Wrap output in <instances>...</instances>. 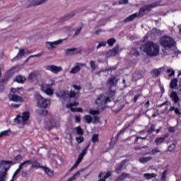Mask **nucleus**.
Masks as SVG:
<instances>
[{
	"mask_svg": "<svg viewBox=\"0 0 181 181\" xmlns=\"http://www.w3.org/2000/svg\"><path fill=\"white\" fill-rule=\"evenodd\" d=\"M140 50L146 53L147 56H150V57H155L159 54V45L149 42L141 45Z\"/></svg>",
	"mask_w": 181,
	"mask_h": 181,
	"instance_id": "nucleus-1",
	"label": "nucleus"
},
{
	"mask_svg": "<svg viewBox=\"0 0 181 181\" xmlns=\"http://www.w3.org/2000/svg\"><path fill=\"white\" fill-rule=\"evenodd\" d=\"M160 2L162 1H157L151 4L146 5L144 7L141 8L139 11V16H144L146 12H151L153 8H156V6H160Z\"/></svg>",
	"mask_w": 181,
	"mask_h": 181,
	"instance_id": "nucleus-2",
	"label": "nucleus"
},
{
	"mask_svg": "<svg viewBox=\"0 0 181 181\" xmlns=\"http://www.w3.org/2000/svg\"><path fill=\"white\" fill-rule=\"evenodd\" d=\"M160 44L165 49H172V47H175V42L172 37L165 36L160 40Z\"/></svg>",
	"mask_w": 181,
	"mask_h": 181,
	"instance_id": "nucleus-3",
	"label": "nucleus"
},
{
	"mask_svg": "<svg viewBox=\"0 0 181 181\" xmlns=\"http://www.w3.org/2000/svg\"><path fill=\"white\" fill-rule=\"evenodd\" d=\"M35 99L37 101L38 107L40 108H46L48 105H50V100L45 99L39 93L35 95Z\"/></svg>",
	"mask_w": 181,
	"mask_h": 181,
	"instance_id": "nucleus-4",
	"label": "nucleus"
},
{
	"mask_svg": "<svg viewBox=\"0 0 181 181\" xmlns=\"http://www.w3.org/2000/svg\"><path fill=\"white\" fill-rule=\"evenodd\" d=\"M30 117V113L29 112H24L21 115H17L16 118L14 119V122L17 124H22V125H25L28 121L29 120V117Z\"/></svg>",
	"mask_w": 181,
	"mask_h": 181,
	"instance_id": "nucleus-5",
	"label": "nucleus"
},
{
	"mask_svg": "<svg viewBox=\"0 0 181 181\" xmlns=\"http://www.w3.org/2000/svg\"><path fill=\"white\" fill-rule=\"evenodd\" d=\"M60 98H62L64 101H66V100H69V98H74L76 95V93L74 92V90L69 91H66V90H62L60 92Z\"/></svg>",
	"mask_w": 181,
	"mask_h": 181,
	"instance_id": "nucleus-6",
	"label": "nucleus"
},
{
	"mask_svg": "<svg viewBox=\"0 0 181 181\" xmlns=\"http://www.w3.org/2000/svg\"><path fill=\"white\" fill-rule=\"evenodd\" d=\"M63 40H64L60 39L54 42H46L45 47L48 50H54V49H56V46H58V45H62V43H63Z\"/></svg>",
	"mask_w": 181,
	"mask_h": 181,
	"instance_id": "nucleus-7",
	"label": "nucleus"
},
{
	"mask_svg": "<svg viewBox=\"0 0 181 181\" xmlns=\"http://www.w3.org/2000/svg\"><path fill=\"white\" fill-rule=\"evenodd\" d=\"M45 69L49 71H52V73H54V74H57V73L63 70L62 66H57L56 65H47L45 66Z\"/></svg>",
	"mask_w": 181,
	"mask_h": 181,
	"instance_id": "nucleus-8",
	"label": "nucleus"
},
{
	"mask_svg": "<svg viewBox=\"0 0 181 181\" xmlns=\"http://www.w3.org/2000/svg\"><path fill=\"white\" fill-rule=\"evenodd\" d=\"M40 87L41 91H43L47 95H53V89L50 88V85L43 83L40 85Z\"/></svg>",
	"mask_w": 181,
	"mask_h": 181,
	"instance_id": "nucleus-9",
	"label": "nucleus"
},
{
	"mask_svg": "<svg viewBox=\"0 0 181 181\" xmlns=\"http://www.w3.org/2000/svg\"><path fill=\"white\" fill-rule=\"evenodd\" d=\"M76 16V11H72L71 13H69L68 14L64 15V16L61 17L59 18L60 22H66L67 21H70V19H72Z\"/></svg>",
	"mask_w": 181,
	"mask_h": 181,
	"instance_id": "nucleus-10",
	"label": "nucleus"
},
{
	"mask_svg": "<svg viewBox=\"0 0 181 181\" xmlns=\"http://www.w3.org/2000/svg\"><path fill=\"white\" fill-rule=\"evenodd\" d=\"M119 52V45H116L113 49H110L107 52V57H113L114 56H117Z\"/></svg>",
	"mask_w": 181,
	"mask_h": 181,
	"instance_id": "nucleus-11",
	"label": "nucleus"
},
{
	"mask_svg": "<svg viewBox=\"0 0 181 181\" xmlns=\"http://www.w3.org/2000/svg\"><path fill=\"white\" fill-rule=\"evenodd\" d=\"M80 51H77V48H68L64 49V56H73V54H78Z\"/></svg>",
	"mask_w": 181,
	"mask_h": 181,
	"instance_id": "nucleus-12",
	"label": "nucleus"
},
{
	"mask_svg": "<svg viewBox=\"0 0 181 181\" xmlns=\"http://www.w3.org/2000/svg\"><path fill=\"white\" fill-rule=\"evenodd\" d=\"M119 79L115 77V76H112L110 78H108L107 83L110 87H114V86H117Z\"/></svg>",
	"mask_w": 181,
	"mask_h": 181,
	"instance_id": "nucleus-13",
	"label": "nucleus"
},
{
	"mask_svg": "<svg viewBox=\"0 0 181 181\" xmlns=\"http://www.w3.org/2000/svg\"><path fill=\"white\" fill-rule=\"evenodd\" d=\"M37 76H39V72L34 71L29 74L28 80L30 83H32V81H35L37 78Z\"/></svg>",
	"mask_w": 181,
	"mask_h": 181,
	"instance_id": "nucleus-14",
	"label": "nucleus"
},
{
	"mask_svg": "<svg viewBox=\"0 0 181 181\" xmlns=\"http://www.w3.org/2000/svg\"><path fill=\"white\" fill-rule=\"evenodd\" d=\"M10 101H14V103H22L23 98L18 95H9Z\"/></svg>",
	"mask_w": 181,
	"mask_h": 181,
	"instance_id": "nucleus-15",
	"label": "nucleus"
},
{
	"mask_svg": "<svg viewBox=\"0 0 181 181\" xmlns=\"http://www.w3.org/2000/svg\"><path fill=\"white\" fill-rule=\"evenodd\" d=\"M130 176L131 174L123 172L119 176L117 177L116 180H115V181H124L125 179H127V177H129Z\"/></svg>",
	"mask_w": 181,
	"mask_h": 181,
	"instance_id": "nucleus-16",
	"label": "nucleus"
},
{
	"mask_svg": "<svg viewBox=\"0 0 181 181\" xmlns=\"http://www.w3.org/2000/svg\"><path fill=\"white\" fill-rule=\"evenodd\" d=\"M127 160H124L122 161L120 165L115 168V172L116 173H117V175H119L121 173V172H122V169L124 168V164L127 163Z\"/></svg>",
	"mask_w": 181,
	"mask_h": 181,
	"instance_id": "nucleus-17",
	"label": "nucleus"
},
{
	"mask_svg": "<svg viewBox=\"0 0 181 181\" xmlns=\"http://www.w3.org/2000/svg\"><path fill=\"white\" fill-rule=\"evenodd\" d=\"M40 169H43L45 173L47 174V176L52 177L53 175H54L53 171L46 166H41Z\"/></svg>",
	"mask_w": 181,
	"mask_h": 181,
	"instance_id": "nucleus-18",
	"label": "nucleus"
},
{
	"mask_svg": "<svg viewBox=\"0 0 181 181\" xmlns=\"http://www.w3.org/2000/svg\"><path fill=\"white\" fill-rule=\"evenodd\" d=\"M170 97V98H172V100L174 101L175 104H177V103H179V96H177V93H176V92L173 91Z\"/></svg>",
	"mask_w": 181,
	"mask_h": 181,
	"instance_id": "nucleus-19",
	"label": "nucleus"
},
{
	"mask_svg": "<svg viewBox=\"0 0 181 181\" xmlns=\"http://www.w3.org/2000/svg\"><path fill=\"white\" fill-rule=\"evenodd\" d=\"M176 87H177V78H175L171 80L170 83V88L173 90L176 88Z\"/></svg>",
	"mask_w": 181,
	"mask_h": 181,
	"instance_id": "nucleus-20",
	"label": "nucleus"
},
{
	"mask_svg": "<svg viewBox=\"0 0 181 181\" xmlns=\"http://www.w3.org/2000/svg\"><path fill=\"white\" fill-rule=\"evenodd\" d=\"M162 70H163V68L156 69L151 71V73L154 75L155 77H158V76H160Z\"/></svg>",
	"mask_w": 181,
	"mask_h": 181,
	"instance_id": "nucleus-21",
	"label": "nucleus"
},
{
	"mask_svg": "<svg viewBox=\"0 0 181 181\" xmlns=\"http://www.w3.org/2000/svg\"><path fill=\"white\" fill-rule=\"evenodd\" d=\"M81 70V67L80 66L76 65L75 67L72 68L69 71L70 74H77Z\"/></svg>",
	"mask_w": 181,
	"mask_h": 181,
	"instance_id": "nucleus-22",
	"label": "nucleus"
},
{
	"mask_svg": "<svg viewBox=\"0 0 181 181\" xmlns=\"http://www.w3.org/2000/svg\"><path fill=\"white\" fill-rule=\"evenodd\" d=\"M16 81H17V83H19L20 84H23V83L26 81V78H25V76H23L19 75L16 78Z\"/></svg>",
	"mask_w": 181,
	"mask_h": 181,
	"instance_id": "nucleus-23",
	"label": "nucleus"
},
{
	"mask_svg": "<svg viewBox=\"0 0 181 181\" xmlns=\"http://www.w3.org/2000/svg\"><path fill=\"white\" fill-rule=\"evenodd\" d=\"M138 16H139V14L135 13L129 16V17L126 18L124 20V22H131V21H134V18H138Z\"/></svg>",
	"mask_w": 181,
	"mask_h": 181,
	"instance_id": "nucleus-24",
	"label": "nucleus"
},
{
	"mask_svg": "<svg viewBox=\"0 0 181 181\" xmlns=\"http://www.w3.org/2000/svg\"><path fill=\"white\" fill-rule=\"evenodd\" d=\"M149 160H152V157H141L139 159L141 163H146V162H149Z\"/></svg>",
	"mask_w": 181,
	"mask_h": 181,
	"instance_id": "nucleus-25",
	"label": "nucleus"
},
{
	"mask_svg": "<svg viewBox=\"0 0 181 181\" xmlns=\"http://www.w3.org/2000/svg\"><path fill=\"white\" fill-rule=\"evenodd\" d=\"M25 54V49H21L16 55V57L13 58V60H16V59H21L22 57H23Z\"/></svg>",
	"mask_w": 181,
	"mask_h": 181,
	"instance_id": "nucleus-26",
	"label": "nucleus"
},
{
	"mask_svg": "<svg viewBox=\"0 0 181 181\" xmlns=\"http://www.w3.org/2000/svg\"><path fill=\"white\" fill-rule=\"evenodd\" d=\"M77 177H80V171L76 172L74 175L69 177L67 181H74L77 179Z\"/></svg>",
	"mask_w": 181,
	"mask_h": 181,
	"instance_id": "nucleus-27",
	"label": "nucleus"
},
{
	"mask_svg": "<svg viewBox=\"0 0 181 181\" xmlns=\"http://www.w3.org/2000/svg\"><path fill=\"white\" fill-rule=\"evenodd\" d=\"M83 119L86 124H91L93 122V117L90 115H85Z\"/></svg>",
	"mask_w": 181,
	"mask_h": 181,
	"instance_id": "nucleus-28",
	"label": "nucleus"
},
{
	"mask_svg": "<svg viewBox=\"0 0 181 181\" xmlns=\"http://www.w3.org/2000/svg\"><path fill=\"white\" fill-rule=\"evenodd\" d=\"M144 177H146L147 180H149V179H153V177H156V174L145 173L144 174Z\"/></svg>",
	"mask_w": 181,
	"mask_h": 181,
	"instance_id": "nucleus-29",
	"label": "nucleus"
},
{
	"mask_svg": "<svg viewBox=\"0 0 181 181\" xmlns=\"http://www.w3.org/2000/svg\"><path fill=\"white\" fill-rule=\"evenodd\" d=\"M8 79H1L0 81V93L4 91V84H6Z\"/></svg>",
	"mask_w": 181,
	"mask_h": 181,
	"instance_id": "nucleus-30",
	"label": "nucleus"
},
{
	"mask_svg": "<svg viewBox=\"0 0 181 181\" xmlns=\"http://www.w3.org/2000/svg\"><path fill=\"white\" fill-rule=\"evenodd\" d=\"M163 142H165V141L162 137L156 138L155 140L156 145H161V144H163Z\"/></svg>",
	"mask_w": 181,
	"mask_h": 181,
	"instance_id": "nucleus-31",
	"label": "nucleus"
},
{
	"mask_svg": "<svg viewBox=\"0 0 181 181\" xmlns=\"http://www.w3.org/2000/svg\"><path fill=\"white\" fill-rule=\"evenodd\" d=\"M78 104L79 103L77 102L67 103L66 108H70V110H71L72 107H77Z\"/></svg>",
	"mask_w": 181,
	"mask_h": 181,
	"instance_id": "nucleus-32",
	"label": "nucleus"
},
{
	"mask_svg": "<svg viewBox=\"0 0 181 181\" xmlns=\"http://www.w3.org/2000/svg\"><path fill=\"white\" fill-rule=\"evenodd\" d=\"M9 134H11V129L3 131L0 133V138H2V136H8Z\"/></svg>",
	"mask_w": 181,
	"mask_h": 181,
	"instance_id": "nucleus-33",
	"label": "nucleus"
},
{
	"mask_svg": "<svg viewBox=\"0 0 181 181\" xmlns=\"http://www.w3.org/2000/svg\"><path fill=\"white\" fill-rule=\"evenodd\" d=\"M104 100L103 99V96L100 95L99 96L96 100H95V104H97V105H103Z\"/></svg>",
	"mask_w": 181,
	"mask_h": 181,
	"instance_id": "nucleus-34",
	"label": "nucleus"
},
{
	"mask_svg": "<svg viewBox=\"0 0 181 181\" xmlns=\"http://www.w3.org/2000/svg\"><path fill=\"white\" fill-rule=\"evenodd\" d=\"M115 42H117V40H115V38H110L109 40H107V43L109 46H114V43H115Z\"/></svg>",
	"mask_w": 181,
	"mask_h": 181,
	"instance_id": "nucleus-35",
	"label": "nucleus"
},
{
	"mask_svg": "<svg viewBox=\"0 0 181 181\" xmlns=\"http://www.w3.org/2000/svg\"><path fill=\"white\" fill-rule=\"evenodd\" d=\"M89 64L90 66L91 70H93V71L97 69V66H95V62L94 61L90 60Z\"/></svg>",
	"mask_w": 181,
	"mask_h": 181,
	"instance_id": "nucleus-36",
	"label": "nucleus"
},
{
	"mask_svg": "<svg viewBox=\"0 0 181 181\" xmlns=\"http://www.w3.org/2000/svg\"><path fill=\"white\" fill-rule=\"evenodd\" d=\"M156 125H155L154 124H151V129L147 132L148 135H151L152 132H155V131H156Z\"/></svg>",
	"mask_w": 181,
	"mask_h": 181,
	"instance_id": "nucleus-37",
	"label": "nucleus"
},
{
	"mask_svg": "<svg viewBox=\"0 0 181 181\" xmlns=\"http://www.w3.org/2000/svg\"><path fill=\"white\" fill-rule=\"evenodd\" d=\"M70 110L72 112H83L81 107H71Z\"/></svg>",
	"mask_w": 181,
	"mask_h": 181,
	"instance_id": "nucleus-38",
	"label": "nucleus"
},
{
	"mask_svg": "<svg viewBox=\"0 0 181 181\" xmlns=\"http://www.w3.org/2000/svg\"><path fill=\"white\" fill-rule=\"evenodd\" d=\"M176 148V144H170L168 148V152H173V151H175V148Z\"/></svg>",
	"mask_w": 181,
	"mask_h": 181,
	"instance_id": "nucleus-39",
	"label": "nucleus"
},
{
	"mask_svg": "<svg viewBox=\"0 0 181 181\" xmlns=\"http://www.w3.org/2000/svg\"><path fill=\"white\" fill-rule=\"evenodd\" d=\"M91 141L93 144H95V142H98V134H93V136L91 138Z\"/></svg>",
	"mask_w": 181,
	"mask_h": 181,
	"instance_id": "nucleus-40",
	"label": "nucleus"
},
{
	"mask_svg": "<svg viewBox=\"0 0 181 181\" xmlns=\"http://www.w3.org/2000/svg\"><path fill=\"white\" fill-rule=\"evenodd\" d=\"M32 168H42V166H40V163H39V162H37V160H35L33 162H32Z\"/></svg>",
	"mask_w": 181,
	"mask_h": 181,
	"instance_id": "nucleus-41",
	"label": "nucleus"
},
{
	"mask_svg": "<svg viewBox=\"0 0 181 181\" xmlns=\"http://www.w3.org/2000/svg\"><path fill=\"white\" fill-rule=\"evenodd\" d=\"M76 130L78 135H83L84 134V131H83V129H81V127H77L76 128Z\"/></svg>",
	"mask_w": 181,
	"mask_h": 181,
	"instance_id": "nucleus-42",
	"label": "nucleus"
},
{
	"mask_svg": "<svg viewBox=\"0 0 181 181\" xmlns=\"http://www.w3.org/2000/svg\"><path fill=\"white\" fill-rule=\"evenodd\" d=\"M80 163H81L80 161L76 160L74 165L69 170V172H73V170H74V169H76V168H77V166H78Z\"/></svg>",
	"mask_w": 181,
	"mask_h": 181,
	"instance_id": "nucleus-43",
	"label": "nucleus"
},
{
	"mask_svg": "<svg viewBox=\"0 0 181 181\" xmlns=\"http://www.w3.org/2000/svg\"><path fill=\"white\" fill-rule=\"evenodd\" d=\"M156 153H160V151L158 148H154L151 150V155H156Z\"/></svg>",
	"mask_w": 181,
	"mask_h": 181,
	"instance_id": "nucleus-44",
	"label": "nucleus"
},
{
	"mask_svg": "<svg viewBox=\"0 0 181 181\" xmlns=\"http://www.w3.org/2000/svg\"><path fill=\"white\" fill-rule=\"evenodd\" d=\"M107 46V42H100L96 47V49H100V47H105Z\"/></svg>",
	"mask_w": 181,
	"mask_h": 181,
	"instance_id": "nucleus-45",
	"label": "nucleus"
},
{
	"mask_svg": "<svg viewBox=\"0 0 181 181\" xmlns=\"http://www.w3.org/2000/svg\"><path fill=\"white\" fill-rule=\"evenodd\" d=\"M89 114L91 115H100V112L98 110H90Z\"/></svg>",
	"mask_w": 181,
	"mask_h": 181,
	"instance_id": "nucleus-46",
	"label": "nucleus"
},
{
	"mask_svg": "<svg viewBox=\"0 0 181 181\" xmlns=\"http://www.w3.org/2000/svg\"><path fill=\"white\" fill-rule=\"evenodd\" d=\"M167 73H170L168 76L169 77H172V76H175V70L172 69H168L167 70Z\"/></svg>",
	"mask_w": 181,
	"mask_h": 181,
	"instance_id": "nucleus-47",
	"label": "nucleus"
},
{
	"mask_svg": "<svg viewBox=\"0 0 181 181\" xmlns=\"http://www.w3.org/2000/svg\"><path fill=\"white\" fill-rule=\"evenodd\" d=\"M82 29H83L82 27L78 28V29L76 30L75 33L74 34V36H78V35H80V33H81Z\"/></svg>",
	"mask_w": 181,
	"mask_h": 181,
	"instance_id": "nucleus-48",
	"label": "nucleus"
},
{
	"mask_svg": "<svg viewBox=\"0 0 181 181\" xmlns=\"http://www.w3.org/2000/svg\"><path fill=\"white\" fill-rule=\"evenodd\" d=\"M83 141H84V137L83 136L76 137V142H78V144H81L82 142H83Z\"/></svg>",
	"mask_w": 181,
	"mask_h": 181,
	"instance_id": "nucleus-49",
	"label": "nucleus"
},
{
	"mask_svg": "<svg viewBox=\"0 0 181 181\" xmlns=\"http://www.w3.org/2000/svg\"><path fill=\"white\" fill-rule=\"evenodd\" d=\"M100 122V117L98 116L93 117V124H98Z\"/></svg>",
	"mask_w": 181,
	"mask_h": 181,
	"instance_id": "nucleus-50",
	"label": "nucleus"
},
{
	"mask_svg": "<svg viewBox=\"0 0 181 181\" xmlns=\"http://www.w3.org/2000/svg\"><path fill=\"white\" fill-rule=\"evenodd\" d=\"M72 87L73 88H74V90H77L78 91H80V90H81V86L73 85Z\"/></svg>",
	"mask_w": 181,
	"mask_h": 181,
	"instance_id": "nucleus-51",
	"label": "nucleus"
},
{
	"mask_svg": "<svg viewBox=\"0 0 181 181\" xmlns=\"http://www.w3.org/2000/svg\"><path fill=\"white\" fill-rule=\"evenodd\" d=\"M139 139H142L143 141H145V139H146V137H141V136L136 137V139L134 141V144H136V142H138Z\"/></svg>",
	"mask_w": 181,
	"mask_h": 181,
	"instance_id": "nucleus-52",
	"label": "nucleus"
},
{
	"mask_svg": "<svg viewBox=\"0 0 181 181\" xmlns=\"http://www.w3.org/2000/svg\"><path fill=\"white\" fill-rule=\"evenodd\" d=\"M84 155L83 154H80L79 156H78V161L79 162V163H81V160H83V159L84 158Z\"/></svg>",
	"mask_w": 181,
	"mask_h": 181,
	"instance_id": "nucleus-53",
	"label": "nucleus"
},
{
	"mask_svg": "<svg viewBox=\"0 0 181 181\" xmlns=\"http://www.w3.org/2000/svg\"><path fill=\"white\" fill-rule=\"evenodd\" d=\"M128 4V0H120L119 1V5H124Z\"/></svg>",
	"mask_w": 181,
	"mask_h": 181,
	"instance_id": "nucleus-54",
	"label": "nucleus"
},
{
	"mask_svg": "<svg viewBox=\"0 0 181 181\" xmlns=\"http://www.w3.org/2000/svg\"><path fill=\"white\" fill-rule=\"evenodd\" d=\"M40 56H42V53L37 54L35 55H31L28 57V59H32L33 57H40Z\"/></svg>",
	"mask_w": 181,
	"mask_h": 181,
	"instance_id": "nucleus-55",
	"label": "nucleus"
},
{
	"mask_svg": "<svg viewBox=\"0 0 181 181\" xmlns=\"http://www.w3.org/2000/svg\"><path fill=\"white\" fill-rule=\"evenodd\" d=\"M133 54H134L135 56H139V52H138V50H136V49H133Z\"/></svg>",
	"mask_w": 181,
	"mask_h": 181,
	"instance_id": "nucleus-56",
	"label": "nucleus"
},
{
	"mask_svg": "<svg viewBox=\"0 0 181 181\" xmlns=\"http://www.w3.org/2000/svg\"><path fill=\"white\" fill-rule=\"evenodd\" d=\"M22 159V156H21V155H17L16 157H15V158H14V160H21Z\"/></svg>",
	"mask_w": 181,
	"mask_h": 181,
	"instance_id": "nucleus-57",
	"label": "nucleus"
},
{
	"mask_svg": "<svg viewBox=\"0 0 181 181\" xmlns=\"http://www.w3.org/2000/svg\"><path fill=\"white\" fill-rule=\"evenodd\" d=\"M28 176V173H26L25 171H22L21 172V177H27Z\"/></svg>",
	"mask_w": 181,
	"mask_h": 181,
	"instance_id": "nucleus-58",
	"label": "nucleus"
},
{
	"mask_svg": "<svg viewBox=\"0 0 181 181\" xmlns=\"http://www.w3.org/2000/svg\"><path fill=\"white\" fill-rule=\"evenodd\" d=\"M110 176H111V172H107L104 177V180H105V179H108V177H110Z\"/></svg>",
	"mask_w": 181,
	"mask_h": 181,
	"instance_id": "nucleus-59",
	"label": "nucleus"
},
{
	"mask_svg": "<svg viewBox=\"0 0 181 181\" xmlns=\"http://www.w3.org/2000/svg\"><path fill=\"white\" fill-rule=\"evenodd\" d=\"M20 172H21V170L17 169V170H16V172L14 173V174L13 175L12 178H13V179H15V176H16V175H18V173H19Z\"/></svg>",
	"mask_w": 181,
	"mask_h": 181,
	"instance_id": "nucleus-60",
	"label": "nucleus"
},
{
	"mask_svg": "<svg viewBox=\"0 0 181 181\" xmlns=\"http://www.w3.org/2000/svg\"><path fill=\"white\" fill-rule=\"evenodd\" d=\"M75 119L76 122H80L81 121V118L80 117V116H76Z\"/></svg>",
	"mask_w": 181,
	"mask_h": 181,
	"instance_id": "nucleus-61",
	"label": "nucleus"
},
{
	"mask_svg": "<svg viewBox=\"0 0 181 181\" xmlns=\"http://www.w3.org/2000/svg\"><path fill=\"white\" fill-rule=\"evenodd\" d=\"M41 115H47V110H42L41 112Z\"/></svg>",
	"mask_w": 181,
	"mask_h": 181,
	"instance_id": "nucleus-62",
	"label": "nucleus"
},
{
	"mask_svg": "<svg viewBox=\"0 0 181 181\" xmlns=\"http://www.w3.org/2000/svg\"><path fill=\"white\" fill-rule=\"evenodd\" d=\"M175 113L177 115H181L180 111H179V109H177V108H175Z\"/></svg>",
	"mask_w": 181,
	"mask_h": 181,
	"instance_id": "nucleus-63",
	"label": "nucleus"
},
{
	"mask_svg": "<svg viewBox=\"0 0 181 181\" xmlns=\"http://www.w3.org/2000/svg\"><path fill=\"white\" fill-rule=\"evenodd\" d=\"M168 131H169V132H175V127H170V128H168Z\"/></svg>",
	"mask_w": 181,
	"mask_h": 181,
	"instance_id": "nucleus-64",
	"label": "nucleus"
}]
</instances>
